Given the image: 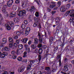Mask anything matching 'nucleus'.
Listing matches in <instances>:
<instances>
[{"mask_svg": "<svg viewBox=\"0 0 74 74\" xmlns=\"http://www.w3.org/2000/svg\"><path fill=\"white\" fill-rule=\"evenodd\" d=\"M22 52L21 50H19V49H17L16 51V54L17 55H20V54H22Z\"/></svg>", "mask_w": 74, "mask_h": 74, "instance_id": "17", "label": "nucleus"}, {"mask_svg": "<svg viewBox=\"0 0 74 74\" xmlns=\"http://www.w3.org/2000/svg\"><path fill=\"white\" fill-rule=\"evenodd\" d=\"M38 48H41V47H42V44L41 43H39L38 45Z\"/></svg>", "mask_w": 74, "mask_h": 74, "instance_id": "44", "label": "nucleus"}, {"mask_svg": "<svg viewBox=\"0 0 74 74\" xmlns=\"http://www.w3.org/2000/svg\"><path fill=\"white\" fill-rule=\"evenodd\" d=\"M49 40L50 42H52L53 41V38L52 37H51L49 38Z\"/></svg>", "mask_w": 74, "mask_h": 74, "instance_id": "33", "label": "nucleus"}, {"mask_svg": "<svg viewBox=\"0 0 74 74\" xmlns=\"http://www.w3.org/2000/svg\"><path fill=\"white\" fill-rule=\"evenodd\" d=\"M16 42L17 44H19V39L16 40Z\"/></svg>", "mask_w": 74, "mask_h": 74, "instance_id": "55", "label": "nucleus"}, {"mask_svg": "<svg viewBox=\"0 0 74 74\" xmlns=\"http://www.w3.org/2000/svg\"><path fill=\"white\" fill-rule=\"evenodd\" d=\"M7 8V6L6 5H4L3 7V8L2 9V11L3 13L5 14L6 16L8 17V14L7 11V10H6Z\"/></svg>", "mask_w": 74, "mask_h": 74, "instance_id": "1", "label": "nucleus"}, {"mask_svg": "<svg viewBox=\"0 0 74 74\" xmlns=\"http://www.w3.org/2000/svg\"><path fill=\"white\" fill-rule=\"evenodd\" d=\"M34 44H35V45H37V44H38V38H35L34 39Z\"/></svg>", "mask_w": 74, "mask_h": 74, "instance_id": "12", "label": "nucleus"}, {"mask_svg": "<svg viewBox=\"0 0 74 74\" xmlns=\"http://www.w3.org/2000/svg\"><path fill=\"white\" fill-rule=\"evenodd\" d=\"M3 3H4V0H0V4H3Z\"/></svg>", "mask_w": 74, "mask_h": 74, "instance_id": "61", "label": "nucleus"}, {"mask_svg": "<svg viewBox=\"0 0 74 74\" xmlns=\"http://www.w3.org/2000/svg\"><path fill=\"white\" fill-rule=\"evenodd\" d=\"M5 26L7 30H11V27L9 26V25H8V24H6Z\"/></svg>", "mask_w": 74, "mask_h": 74, "instance_id": "11", "label": "nucleus"}, {"mask_svg": "<svg viewBox=\"0 0 74 74\" xmlns=\"http://www.w3.org/2000/svg\"><path fill=\"white\" fill-rule=\"evenodd\" d=\"M56 6V5H52V4H50V5L49 7H50V8H53L55 7Z\"/></svg>", "mask_w": 74, "mask_h": 74, "instance_id": "31", "label": "nucleus"}, {"mask_svg": "<svg viewBox=\"0 0 74 74\" xmlns=\"http://www.w3.org/2000/svg\"><path fill=\"white\" fill-rule=\"evenodd\" d=\"M60 47L62 49V48H63L64 47V43H63L62 44L60 45Z\"/></svg>", "mask_w": 74, "mask_h": 74, "instance_id": "60", "label": "nucleus"}, {"mask_svg": "<svg viewBox=\"0 0 74 74\" xmlns=\"http://www.w3.org/2000/svg\"><path fill=\"white\" fill-rule=\"evenodd\" d=\"M24 47L26 49H27L28 48H29V45L26 44L24 45Z\"/></svg>", "mask_w": 74, "mask_h": 74, "instance_id": "40", "label": "nucleus"}, {"mask_svg": "<svg viewBox=\"0 0 74 74\" xmlns=\"http://www.w3.org/2000/svg\"><path fill=\"white\" fill-rule=\"evenodd\" d=\"M14 2V1L13 0H9L8 2V3H7V5L8 7H11L12 6V4Z\"/></svg>", "mask_w": 74, "mask_h": 74, "instance_id": "4", "label": "nucleus"}, {"mask_svg": "<svg viewBox=\"0 0 74 74\" xmlns=\"http://www.w3.org/2000/svg\"><path fill=\"white\" fill-rule=\"evenodd\" d=\"M50 19H51V21H53V20L55 19V18H54L52 16H51L50 17Z\"/></svg>", "mask_w": 74, "mask_h": 74, "instance_id": "62", "label": "nucleus"}, {"mask_svg": "<svg viewBox=\"0 0 74 74\" xmlns=\"http://www.w3.org/2000/svg\"><path fill=\"white\" fill-rule=\"evenodd\" d=\"M14 20L15 23H18L19 22V20L18 18H15Z\"/></svg>", "mask_w": 74, "mask_h": 74, "instance_id": "19", "label": "nucleus"}, {"mask_svg": "<svg viewBox=\"0 0 74 74\" xmlns=\"http://www.w3.org/2000/svg\"><path fill=\"white\" fill-rule=\"evenodd\" d=\"M42 40H43V38H41V37H39V41L40 43H42Z\"/></svg>", "mask_w": 74, "mask_h": 74, "instance_id": "27", "label": "nucleus"}, {"mask_svg": "<svg viewBox=\"0 0 74 74\" xmlns=\"http://www.w3.org/2000/svg\"><path fill=\"white\" fill-rule=\"evenodd\" d=\"M47 9L48 12H50L51 11V9L47 7Z\"/></svg>", "mask_w": 74, "mask_h": 74, "instance_id": "56", "label": "nucleus"}, {"mask_svg": "<svg viewBox=\"0 0 74 74\" xmlns=\"http://www.w3.org/2000/svg\"><path fill=\"white\" fill-rule=\"evenodd\" d=\"M60 11L61 12H64L66 11V7L64 6H61L60 8Z\"/></svg>", "mask_w": 74, "mask_h": 74, "instance_id": "10", "label": "nucleus"}, {"mask_svg": "<svg viewBox=\"0 0 74 74\" xmlns=\"http://www.w3.org/2000/svg\"><path fill=\"white\" fill-rule=\"evenodd\" d=\"M30 27H27L26 28V31L25 32V33H26V34H27V33H29V32H30Z\"/></svg>", "mask_w": 74, "mask_h": 74, "instance_id": "15", "label": "nucleus"}, {"mask_svg": "<svg viewBox=\"0 0 74 74\" xmlns=\"http://www.w3.org/2000/svg\"><path fill=\"white\" fill-rule=\"evenodd\" d=\"M11 17H15L16 16V13L15 12H13L10 14Z\"/></svg>", "mask_w": 74, "mask_h": 74, "instance_id": "18", "label": "nucleus"}, {"mask_svg": "<svg viewBox=\"0 0 74 74\" xmlns=\"http://www.w3.org/2000/svg\"><path fill=\"white\" fill-rule=\"evenodd\" d=\"M2 54L1 56V58H5V56H7L8 55V53L7 52H2Z\"/></svg>", "mask_w": 74, "mask_h": 74, "instance_id": "5", "label": "nucleus"}, {"mask_svg": "<svg viewBox=\"0 0 74 74\" xmlns=\"http://www.w3.org/2000/svg\"><path fill=\"white\" fill-rule=\"evenodd\" d=\"M62 25V24H60L58 26V27H57V29H60V26Z\"/></svg>", "mask_w": 74, "mask_h": 74, "instance_id": "46", "label": "nucleus"}, {"mask_svg": "<svg viewBox=\"0 0 74 74\" xmlns=\"http://www.w3.org/2000/svg\"><path fill=\"white\" fill-rule=\"evenodd\" d=\"M13 8L14 10V11H15L16 10V6H13Z\"/></svg>", "mask_w": 74, "mask_h": 74, "instance_id": "52", "label": "nucleus"}, {"mask_svg": "<svg viewBox=\"0 0 74 74\" xmlns=\"http://www.w3.org/2000/svg\"><path fill=\"white\" fill-rule=\"evenodd\" d=\"M10 47H5L4 48V50L5 51H10Z\"/></svg>", "mask_w": 74, "mask_h": 74, "instance_id": "21", "label": "nucleus"}, {"mask_svg": "<svg viewBox=\"0 0 74 74\" xmlns=\"http://www.w3.org/2000/svg\"><path fill=\"white\" fill-rule=\"evenodd\" d=\"M27 40H28V39H27V38H24L21 40V41L23 42V43H24V44H25V43H26Z\"/></svg>", "mask_w": 74, "mask_h": 74, "instance_id": "14", "label": "nucleus"}, {"mask_svg": "<svg viewBox=\"0 0 74 74\" xmlns=\"http://www.w3.org/2000/svg\"><path fill=\"white\" fill-rule=\"evenodd\" d=\"M12 54L13 55H15V51H12Z\"/></svg>", "mask_w": 74, "mask_h": 74, "instance_id": "57", "label": "nucleus"}, {"mask_svg": "<svg viewBox=\"0 0 74 74\" xmlns=\"http://www.w3.org/2000/svg\"><path fill=\"white\" fill-rule=\"evenodd\" d=\"M31 47L33 49H35L36 48V45L33 44L31 45Z\"/></svg>", "mask_w": 74, "mask_h": 74, "instance_id": "23", "label": "nucleus"}, {"mask_svg": "<svg viewBox=\"0 0 74 74\" xmlns=\"http://www.w3.org/2000/svg\"><path fill=\"white\" fill-rule=\"evenodd\" d=\"M15 3L16 4H18L19 3V0H16L15 1Z\"/></svg>", "mask_w": 74, "mask_h": 74, "instance_id": "63", "label": "nucleus"}, {"mask_svg": "<svg viewBox=\"0 0 74 74\" xmlns=\"http://www.w3.org/2000/svg\"><path fill=\"white\" fill-rule=\"evenodd\" d=\"M22 58L21 57H19L17 58V60L19 62H21V61H22Z\"/></svg>", "mask_w": 74, "mask_h": 74, "instance_id": "30", "label": "nucleus"}, {"mask_svg": "<svg viewBox=\"0 0 74 74\" xmlns=\"http://www.w3.org/2000/svg\"><path fill=\"white\" fill-rule=\"evenodd\" d=\"M26 11L25 10L20 11L19 12V14L22 16H25L26 15Z\"/></svg>", "mask_w": 74, "mask_h": 74, "instance_id": "3", "label": "nucleus"}, {"mask_svg": "<svg viewBox=\"0 0 74 74\" xmlns=\"http://www.w3.org/2000/svg\"><path fill=\"white\" fill-rule=\"evenodd\" d=\"M26 49L27 52H28V53L30 52V48L29 47V48H28V49Z\"/></svg>", "mask_w": 74, "mask_h": 74, "instance_id": "50", "label": "nucleus"}, {"mask_svg": "<svg viewBox=\"0 0 74 74\" xmlns=\"http://www.w3.org/2000/svg\"><path fill=\"white\" fill-rule=\"evenodd\" d=\"M41 58H42L41 56L40 55H39L38 58L39 62H40V61H41Z\"/></svg>", "mask_w": 74, "mask_h": 74, "instance_id": "41", "label": "nucleus"}, {"mask_svg": "<svg viewBox=\"0 0 74 74\" xmlns=\"http://www.w3.org/2000/svg\"><path fill=\"white\" fill-rule=\"evenodd\" d=\"M29 62H30V65H31V66L32 65V64H34L35 62V60H30Z\"/></svg>", "mask_w": 74, "mask_h": 74, "instance_id": "22", "label": "nucleus"}, {"mask_svg": "<svg viewBox=\"0 0 74 74\" xmlns=\"http://www.w3.org/2000/svg\"><path fill=\"white\" fill-rule=\"evenodd\" d=\"M16 34L17 36H19L20 35H23L24 34V32L23 30H22L21 32H19V31L17 32L16 33Z\"/></svg>", "mask_w": 74, "mask_h": 74, "instance_id": "8", "label": "nucleus"}, {"mask_svg": "<svg viewBox=\"0 0 74 74\" xmlns=\"http://www.w3.org/2000/svg\"><path fill=\"white\" fill-rule=\"evenodd\" d=\"M74 10H70L69 11H67L66 14V15H68V14H69L70 13H71V14H72L74 12Z\"/></svg>", "mask_w": 74, "mask_h": 74, "instance_id": "13", "label": "nucleus"}, {"mask_svg": "<svg viewBox=\"0 0 74 74\" xmlns=\"http://www.w3.org/2000/svg\"><path fill=\"white\" fill-rule=\"evenodd\" d=\"M70 4H69L68 5H66V8L67 10V9H69V8H70Z\"/></svg>", "mask_w": 74, "mask_h": 74, "instance_id": "34", "label": "nucleus"}, {"mask_svg": "<svg viewBox=\"0 0 74 74\" xmlns=\"http://www.w3.org/2000/svg\"><path fill=\"white\" fill-rule=\"evenodd\" d=\"M38 36L39 37H41V36L42 34V33H41V32H38Z\"/></svg>", "mask_w": 74, "mask_h": 74, "instance_id": "32", "label": "nucleus"}, {"mask_svg": "<svg viewBox=\"0 0 74 74\" xmlns=\"http://www.w3.org/2000/svg\"><path fill=\"white\" fill-rule=\"evenodd\" d=\"M0 18H1L0 19V25H1V21H2L3 18V17H2L1 16Z\"/></svg>", "mask_w": 74, "mask_h": 74, "instance_id": "59", "label": "nucleus"}, {"mask_svg": "<svg viewBox=\"0 0 74 74\" xmlns=\"http://www.w3.org/2000/svg\"><path fill=\"white\" fill-rule=\"evenodd\" d=\"M57 69H58V68H57V66H56V64H54L52 65V67H51V72L53 73L54 72L57 70Z\"/></svg>", "mask_w": 74, "mask_h": 74, "instance_id": "2", "label": "nucleus"}, {"mask_svg": "<svg viewBox=\"0 0 74 74\" xmlns=\"http://www.w3.org/2000/svg\"><path fill=\"white\" fill-rule=\"evenodd\" d=\"M39 73H39V74H42V73H44V74H48V73H47V72H43L42 73H41V71H39Z\"/></svg>", "mask_w": 74, "mask_h": 74, "instance_id": "37", "label": "nucleus"}, {"mask_svg": "<svg viewBox=\"0 0 74 74\" xmlns=\"http://www.w3.org/2000/svg\"><path fill=\"white\" fill-rule=\"evenodd\" d=\"M25 27H26V26L25 24L22 25L21 27L23 29H24L25 28Z\"/></svg>", "mask_w": 74, "mask_h": 74, "instance_id": "47", "label": "nucleus"}, {"mask_svg": "<svg viewBox=\"0 0 74 74\" xmlns=\"http://www.w3.org/2000/svg\"><path fill=\"white\" fill-rule=\"evenodd\" d=\"M40 69V70H43L45 69L44 67L43 66H40L39 68Z\"/></svg>", "mask_w": 74, "mask_h": 74, "instance_id": "48", "label": "nucleus"}, {"mask_svg": "<svg viewBox=\"0 0 74 74\" xmlns=\"http://www.w3.org/2000/svg\"><path fill=\"white\" fill-rule=\"evenodd\" d=\"M38 12H36V13L35 14V16H36V17H38V16H39V14Z\"/></svg>", "mask_w": 74, "mask_h": 74, "instance_id": "43", "label": "nucleus"}, {"mask_svg": "<svg viewBox=\"0 0 74 74\" xmlns=\"http://www.w3.org/2000/svg\"><path fill=\"white\" fill-rule=\"evenodd\" d=\"M32 67V65H30V64H29L27 66V70H28L29 69H30Z\"/></svg>", "mask_w": 74, "mask_h": 74, "instance_id": "28", "label": "nucleus"}, {"mask_svg": "<svg viewBox=\"0 0 74 74\" xmlns=\"http://www.w3.org/2000/svg\"><path fill=\"white\" fill-rule=\"evenodd\" d=\"M68 60H69V59L67 58H65L64 59V62H67Z\"/></svg>", "mask_w": 74, "mask_h": 74, "instance_id": "53", "label": "nucleus"}, {"mask_svg": "<svg viewBox=\"0 0 74 74\" xmlns=\"http://www.w3.org/2000/svg\"><path fill=\"white\" fill-rule=\"evenodd\" d=\"M25 69V67L22 66L21 67L19 68L18 69V73L23 72Z\"/></svg>", "mask_w": 74, "mask_h": 74, "instance_id": "7", "label": "nucleus"}, {"mask_svg": "<svg viewBox=\"0 0 74 74\" xmlns=\"http://www.w3.org/2000/svg\"><path fill=\"white\" fill-rule=\"evenodd\" d=\"M69 15L73 17V16H74V12L73 13V12L72 13L70 14Z\"/></svg>", "mask_w": 74, "mask_h": 74, "instance_id": "49", "label": "nucleus"}, {"mask_svg": "<svg viewBox=\"0 0 74 74\" xmlns=\"http://www.w3.org/2000/svg\"><path fill=\"white\" fill-rule=\"evenodd\" d=\"M57 5L58 7H59L61 5V1H59L57 3Z\"/></svg>", "mask_w": 74, "mask_h": 74, "instance_id": "36", "label": "nucleus"}, {"mask_svg": "<svg viewBox=\"0 0 74 74\" xmlns=\"http://www.w3.org/2000/svg\"><path fill=\"white\" fill-rule=\"evenodd\" d=\"M9 24L11 27H13L14 25V22L11 21L9 22Z\"/></svg>", "mask_w": 74, "mask_h": 74, "instance_id": "25", "label": "nucleus"}, {"mask_svg": "<svg viewBox=\"0 0 74 74\" xmlns=\"http://www.w3.org/2000/svg\"><path fill=\"white\" fill-rule=\"evenodd\" d=\"M33 26L35 27H40L41 28V25L40 24V23H38L37 22H36L34 23Z\"/></svg>", "mask_w": 74, "mask_h": 74, "instance_id": "9", "label": "nucleus"}, {"mask_svg": "<svg viewBox=\"0 0 74 74\" xmlns=\"http://www.w3.org/2000/svg\"><path fill=\"white\" fill-rule=\"evenodd\" d=\"M40 20V18H34V21L35 22H37L38 23H39V21Z\"/></svg>", "mask_w": 74, "mask_h": 74, "instance_id": "16", "label": "nucleus"}, {"mask_svg": "<svg viewBox=\"0 0 74 74\" xmlns=\"http://www.w3.org/2000/svg\"><path fill=\"white\" fill-rule=\"evenodd\" d=\"M58 49V47H55L53 50L54 52H56V51H57Z\"/></svg>", "mask_w": 74, "mask_h": 74, "instance_id": "39", "label": "nucleus"}, {"mask_svg": "<svg viewBox=\"0 0 74 74\" xmlns=\"http://www.w3.org/2000/svg\"><path fill=\"white\" fill-rule=\"evenodd\" d=\"M24 23L25 25H27V20H25L24 21Z\"/></svg>", "mask_w": 74, "mask_h": 74, "instance_id": "58", "label": "nucleus"}, {"mask_svg": "<svg viewBox=\"0 0 74 74\" xmlns=\"http://www.w3.org/2000/svg\"><path fill=\"white\" fill-rule=\"evenodd\" d=\"M28 9H29V8H27V11H29L31 12H33L34 10H36V8H34V7L33 6H32L31 7V8L29 9V10H28Z\"/></svg>", "mask_w": 74, "mask_h": 74, "instance_id": "6", "label": "nucleus"}, {"mask_svg": "<svg viewBox=\"0 0 74 74\" xmlns=\"http://www.w3.org/2000/svg\"><path fill=\"white\" fill-rule=\"evenodd\" d=\"M47 47V46L45 45H43V47H42V48H43V49H45Z\"/></svg>", "mask_w": 74, "mask_h": 74, "instance_id": "51", "label": "nucleus"}, {"mask_svg": "<svg viewBox=\"0 0 74 74\" xmlns=\"http://www.w3.org/2000/svg\"><path fill=\"white\" fill-rule=\"evenodd\" d=\"M56 59L57 60H61V56L60 55L58 56L57 57Z\"/></svg>", "mask_w": 74, "mask_h": 74, "instance_id": "29", "label": "nucleus"}, {"mask_svg": "<svg viewBox=\"0 0 74 74\" xmlns=\"http://www.w3.org/2000/svg\"><path fill=\"white\" fill-rule=\"evenodd\" d=\"M9 42H10V43H12V44H14V41L13 40V39L11 38H9Z\"/></svg>", "mask_w": 74, "mask_h": 74, "instance_id": "20", "label": "nucleus"}, {"mask_svg": "<svg viewBox=\"0 0 74 74\" xmlns=\"http://www.w3.org/2000/svg\"><path fill=\"white\" fill-rule=\"evenodd\" d=\"M14 47H16L18 46V45L17 43H14L13 45Z\"/></svg>", "mask_w": 74, "mask_h": 74, "instance_id": "54", "label": "nucleus"}, {"mask_svg": "<svg viewBox=\"0 0 74 74\" xmlns=\"http://www.w3.org/2000/svg\"><path fill=\"white\" fill-rule=\"evenodd\" d=\"M16 56H15V55H13V56H12L13 58L14 59H16Z\"/></svg>", "mask_w": 74, "mask_h": 74, "instance_id": "64", "label": "nucleus"}, {"mask_svg": "<svg viewBox=\"0 0 74 74\" xmlns=\"http://www.w3.org/2000/svg\"><path fill=\"white\" fill-rule=\"evenodd\" d=\"M18 47L19 49H22L23 48V45L22 44H20L18 45Z\"/></svg>", "mask_w": 74, "mask_h": 74, "instance_id": "26", "label": "nucleus"}, {"mask_svg": "<svg viewBox=\"0 0 74 74\" xmlns=\"http://www.w3.org/2000/svg\"><path fill=\"white\" fill-rule=\"evenodd\" d=\"M42 49L41 48H40L38 50V53H39V54H40V55H41V53H42Z\"/></svg>", "mask_w": 74, "mask_h": 74, "instance_id": "24", "label": "nucleus"}, {"mask_svg": "<svg viewBox=\"0 0 74 74\" xmlns=\"http://www.w3.org/2000/svg\"><path fill=\"white\" fill-rule=\"evenodd\" d=\"M45 70L46 71H49V70H50V67H45Z\"/></svg>", "mask_w": 74, "mask_h": 74, "instance_id": "35", "label": "nucleus"}, {"mask_svg": "<svg viewBox=\"0 0 74 74\" xmlns=\"http://www.w3.org/2000/svg\"><path fill=\"white\" fill-rule=\"evenodd\" d=\"M26 6V4L24 3H22V7H25Z\"/></svg>", "mask_w": 74, "mask_h": 74, "instance_id": "42", "label": "nucleus"}, {"mask_svg": "<svg viewBox=\"0 0 74 74\" xmlns=\"http://www.w3.org/2000/svg\"><path fill=\"white\" fill-rule=\"evenodd\" d=\"M14 43H10L9 44V46L10 48H12L13 47V44Z\"/></svg>", "mask_w": 74, "mask_h": 74, "instance_id": "38", "label": "nucleus"}, {"mask_svg": "<svg viewBox=\"0 0 74 74\" xmlns=\"http://www.w3.org/2000/svg\"><path fill=\"white\" fill-rule=\"evenodd\" d=\"M13 37L14 38V39H18V37L16 36H13Z\"/></svg>", "mask_w": 74, "mask_h": 74, "instance_id": "45", "label": "nucleus"}]
</instances>
